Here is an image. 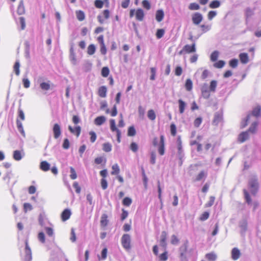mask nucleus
I'll return each mask as SVG.
<instances>
[{
	"mask_svg": "<svg viewBox=\"0 0 261 261\" xmlns=\"http://www.w3.org/2000/svg\"><path fill=\"white\" fill-rule=\"evenodd\" d=\"M251 192L253 194H255L258 189V182L257 179L255 178H252L249 182Z\"/></svg>",
	"mask_w": 261,
	"mask_h": 261,
	"instance_id": "5",
	"label": "nucleus"
},
{
	"mask_svg": "<svg viewBox=\"0 0 261 261\" xmlns=\"http://www.w3.org/2000/svg\"><path fill=\"white\" fill-rule=\"evenodd\" d=\"M107 215L103 214L101 217L100 224L102 226H106L108 224Z\"/></svg>",
	"mask_w": 261,
	"mask_h": 261,
	"instance_id": "43",
	"label": "nucleus"
},
{
	"mask_svg": "<svg viewBox=\"0 0 261 261\" xmlns=\"http://www.w3.org/2000/svg\"><path fill=\"white\" fill-rule=\"evenodd\" d=\"M188 8L191 11L198 10L200 9V6L196 3H192L189 4Z\"/></svg>",
	"mask_w": 261,
	"mask_h": 261,
	"instance_id": "32",
	"label": "nucleus"
},
{
	"mask_svg": "<svg viewBox=\"0 0 261 261\" xmlns=\"http://www.w3.org/2000/svg\"><path fill=\"white\" fill-rule=\"evenodd\" d=\"M130 236L129 234H124L121 238V244L123 247L126 250L130 249Z\"/></svg>",
	"mask_w": 261,
	"mask_h": 261,
	"instance_id": "2",
	"label": "nucleus"
},
{
	"mask_svg": "<svg viewBox=\"0 0 261 261\" xmlns=\"http://www.w3.org/2000/svg\"><path fill=\"white\" fill-rule=\"evenodd\" d=\"M16 125L17 127L18 130V131L21 133V134L23 136L25 137V133L23 130V128L22 126V123L19 121L18 119H17L16 120Z\"/></svg>",
	"mask_w": 261,
	"mask_h": 261,
	"instance_id": "23",
	"label": "nucleus"
},
{
	"mask_svg": "<svg viewBox=\"0 0 261 261\" xmlns=\"http://www.w3.org/2000/svg\"><path fill=\"white\" fill-rule=\"evenodd\" d=\"M76 16L77 19L80 21H83L85 17L84 12L80 10L76 11Z\"/></svg>",
	"mask_w": 261,
	"mask_h": 261,
	"instance_id": "33",
	"label": "nucleus"
},
{
	"mask_svg": "<svg viewBox=\"0 0 261 261\" xmlns=\"http://www.w3.org/2000/svg\"><path fill=\"white\" fill-rule=\"evenodd\" d=\"M254 14V9L247 8L245 10V16L247 18L251 17Z\"/></svg>",
	"mask_w": 261,
	"mask_h": 261,
	"instance_id": "36",
	"label": "nucleus"
},
{
	"mask_svg": "<svg viewBox=\"0 0 261 261\" xmlns=\"http://www.w3.org/2000/svg\"><path fill=\"white\" fill-rule=\"evenodd\" d=\"M188 249V241L185 242L182 246L179 248V252L183 253H187Z\"/></svg>",
	"mask_w": 261,
	"mask_h": 261,
	"instance_id": "54",
	"label": "nucleus"
},
{
	"mask_svg": "<svg viewBox=\"0 0 261 261\" xmlns=\"http://www.w3.org/2000/svg\"><path fill=\"white\" fill-rule=\"evenodd\" d=\"M136 132L134 126H130L128 129L127 135L129 136H134Z\"/></svg>",
	"mask_w": 261,
	"mask_h": 261,
	"instance_id": "57",
	"label": "nucleus"
},
{
	"mask_svg": "<svg viewBox=\"0 0 261 261\" xmlns=\"http://www.w3.org/2000/svg\"><path fill=\"white\" fill-rule=\"evenodd\" d=\"M220 5H221L220 2L219 1H215L212 2L210 4L209 7L211 9H215V8H219L220 6Z\"/></svg>",
	"mask_w": 261,
	"mask_h": 261,
	"instance_id": "45",
	"label": "nucleus"
},
{
	"mask_svg": "<svg viewBox=\"0 0 261 261\" xmlns=\"http://www.w3.org/2000/svg\"><path fill=\"white\" fill-rule=\"evenodd\" d=\"M209 215V213L205 212L201 215L200 220L201 221H205L208 218Z\"/></svg>",
	"mask_w": 261,
	"mask_h": 261,
	"instance_id": "64",
	"label": "nucleus"
},
{
	"mask_svg": "<svg viewBox=\"0 0 261 261\" xmlns=\"http://www.w3.org/2000/svg\"><path fill=\"white\" fill-rule=\"evenodd\" d=\"M71 213L69 209H65L61 214V218L63 221H65L69 219Z\"/></svg>",
	"mask_w": 261,
	"mask_h": 261,
	"instance_id": "12",
	"label": "nucleus"
},
{
	"mask_svg": "<svg viewBox=\"0 0 261 261\" xmlns=\"http://www.w3.org/2000/svg\"><path fill=\"white\" fill-rule=\"evenodd\" d=\"M164 13L162 10H158L156 12L155 19L158 22H161L164 18Z\"/></svg>",
	"mask_w": 261,
	"mask_h": 261,
	"instance_id": "15",
	"label": "nucleus"
},
{
	"mask_svg": "<svg viewBox=\"0 0 261 261\" xmlns=\"http://www.w3.org/2000/svg\"><path fill=\"white\" fill-rule=\"evenodd\" d=\"M19 23L21 25V30H23L25 28V20L23 17L19 18Z\"/></svg>",
	"mask_w": 261,
	"mask_h": 261,
	"instance_id": "50",
	"label": "nucleus"
},
{
	"mask_svg": "<svg viewBox=\"0 0 261 261\" xmlns=\"http://www.w3.org/2000/svg\"><path fill=\"white\" fill-rule=\"evenodd\" d=\"M32 259V256L31 250L28 249V250H25L24 260L25 261H31Z\"/></svg>",
	"mask_w": 261,
	"mask_h": 261,
	"instance_id": "27",
	"label": "nucleus"
},
{
	"mask_svg": "<svg viewBox=\"0 0 261 261\" xmlns=\"http://www.w3.org/2000/svg\"><path fill=\"white\" fill-rule=\"evenodd\" d=\"M112 171H111L112 175H118L120 172V169L117 164L113 165L112 167Z\"/></svg>",
	"mask_w": 261,
	"mask_h": 261,
	"instance_id": "28",
	"label": "nucleus"
},
{
	"mask_svg": "<svg viewBox=\"0 0 261 261\" xmlns=\"http://www.w3.org/2000/svg\"><path fill=\"white\" fill-rule=\"evenodd\" d=\"M239 58L241 62L243 64H246L249 61L248 56L247 53H241L239 55Z\"/></svg>",
	"mask_w": 261,
	"mask_h": 261,
	"instance_id": "20",
	"label": "nucleus"
},
{
	"mask_svg": "<svg viewBox=\"0 0 261 261\" xmlns=\"http://www.w3.org/2000/svg\"><path fill=\"white\" fill-rule=\"evenodd\" d=\"M179 104V111L180 114H182L184 111L186 106V103L181 99H179L178 101Z\"/></svg>",
	"mask_w": 261,
	"mask_h": 261,
	"instance_id": "25",
	"label": "nucleus"
},
{
	"mask_svg": "<svg viewBox=\"0 0 261 261\" xmlns=\"http://www.w3.org/2000/svg\"><path fill=\"white\" fill-rule=\"evenodd\" d=\"M222 116L219 114H216L214 116V119L213 121V123L215 125H218V124L221 121Z\"/></svg>",
	"mask_w": 261,
	"mask_h": 261,
	"instance_id": "40",
	"label": "nucleus"
},
{
	"mask_svg": "<svg viewBox=\"0 0 261 261\" xmlns=\"http://www.w3.org/2000/svg\"><path fill=\"white\" fill-rule=\"evenodd\" d=\"M69 58L73 65H75L76 64V59L75 53L70 54Z\"/></svg>",
	"mask_w": 261,
	"mask_h": 261,
	"instance_id": "59",
	"label": "nucleus"
},
{
	"mask_svg": "<svg viewBox=\"0 0 261 261\" xmlns=\"http://www.w3.org/2000/svg\"><path fill=\"white\" fill-rule=\"evenodd\" d=\"M247 222L246 220H243L240 222V227L243 231H245L247 229Z\"/></svg>",
	"mask_w": 261,
	"mask_h": 261,
	"instance_id": "53",
	"label": "nucleus"
},
{
	"mask_svg": "<svg viewBox=\"0 0 261 261\" xmlns=\"http://www.w3.org/2000/svg\"><path fill=\"white\" fill-rule=\"evenodd\" d=\"M167 233L165 231H163L162 232L161 235V239L160 241V245L163 247L165 250L166 249L167 243H166V239H167Z\"/></svg>",
	"mask_w": 261,
	"mask_h": 261,
	"instance_id": "8",
	"label": "nucleus"
},
{
	"mask_svg": "<svg viewBox=\"0 0 261 261\" xmlns=\"http://www.w3.org/2000/svg\"><path fill=\"white\" fill-rule=\"evenodd\" d=\"M102 149L105 152H108L112 150V145L109 143H105L102 145Z\"/></svg>",
	"mask_w": 261,
	"mask_h": 261,
	"instance_id": "38",
	"label": "nucleus"
},
{
	"mask_svg": "<svg viewBox=\"0 0 261 261\" xmlns=\"http://www.w3.org/2000/svg\"><path fill=\"white\" fill-rule=\"evenodd\" d=\"M186 53L190 54L196 51V45L193 43L192 45H186L184 46Z\"/></svg>",
	"mask_w": 261,
	"mask_h": 261,
	"instance_id": "11",
	"label": "nucleus"
},
{
	"mask_svg": "<svg viewBox=\"0 0 261 261\" xmlns=\"http://www.w3.org/2000/svg\"><path fill=\"white\" fill-rule=\"evenodd\" d=\"M249 138V133L247 131L241 133L238 137V141L241 142L243 143L245 142V141L247 140Z\"/></svg>",
	"mask_w": 261,
	"mask_h": 261,
	"instance_id": "10",
	"label": "nucleus"
},
{
	"mask_svg": "<svg viewBox=\"0 0 261 261\" xmlns=\"http://www.w3.org/2000/svg\"><path fill=\"white\" fill-rule=\"evenodd\" d=\"M165 34V31L164 29H158L156 33V36L157 38L160 39L163 37Z\"/></svg>",
	"mask_w": 261,
	"mask_h": 261,
	"instance_id": "56",
	"label": "nucleus"
},
{
	"mask_svg": "<svg viewBox=\"0 0 261 261\" xmlns=\"http://www.w3.org/2000/svg\"><path fill=\"white\" fill-rule=\"evenodd\" d=\"M185 87L187 91H190L193 87L192 81L190 79H187L186 82Z\"/></svg>",
	"mask_w": 261,
	"mask_h": 261,
	"instance_id": "39",
	"label": "nucleus"
},
{
	"mask_svg": "<svg viewBox=\"0 0 261 261\" xmlns=\"http://www.w3.org/2000/svg\"><path fill=\"white\" fill-rule=\"evenodd\" d=\"M22 83L24 88H28L30 86V82L28 78L24 77L22 79Z\"/></svg>",
	"mask_w": 261,
	"mask_h": 261,
	"instance_id": "61",
	"label": "nucleus"
},
{
	"mask_svg": "<svg viewBox=\"0 0 261 261\" xmlns=\"http://www.w3.org/2000/svg\"><path fill=\"white\" fill-rule=\"evenodd\" d=\"M147 117L151 120H154L156 118L155 114L153 110H149L147 113Z\"/></svg>",
	"mask_w": 261,
	"mask_h": 261,
	"instance_id": "44",
	"label": "nucleus"
},
{
	"mask_svg": "<svg viewBox=\"0 0 261 261\" xmlns=\"http://www.w3.org/2000/svg\"><path fill=\"white\" fill-rule=\"evenodd\" d=\"M53 131L54 133V138L55 139H58L61 134V129L60 126L57 123L55 124L53 128Z\"/></svg>",
	"mask_w": 261,
	"mask_h": 261,
	"instance_id": "7",
	"label": "nucleus"
},
{
	"mask_svg": "<svg viewBox=\"0 0 261 261\" xmlns=\"http://www.w3.org/2000/svg\"><path fill=\"white\" fill-rule=\"evenodd\" d=\"M261 107L259 106H257L255 107L252 112L251 114H249L247 116L246 119L244 121H243L241 124V127L242 128L245 127L247 125V122L249 121L250 118L252 116L258 117L260 115Z\"/></svg>",
	"mask_w": 261,
	"mask_h": 261,
	"instance_id": "1",
	"label": "nucleus"
},
{
	"mask_svg": "<svg viewBox=\"0 0 261 261\" xmlns=\"http://www.w3.org/2000/svg\"><path fill=\"white\" fill-rule=\"evenodd\" d=\"M158 151L161 155H163L165 153V143L164 137L163 135L160 136V141L159 144Z\"/></svg>",
	"mask_w": 261,
	"mask_h": 261,
	"instance_id": "6",
	"label": "nucleus"
},
{
	"mask_svg": "<svg viewBox=\"0 0 261 261\" xmlns=\"http://www.w3.org/2000/svg\"><path fill=\"white\" fill-rule=\"evenodd\" d=\"M92 64L90 61H86L84 64V69L85 71H89L92 68Z\"/></svg>",
	"mask_w": 261,
	"mask_h": 261,
	"instance_id": "42",
	"label": "nucleus"
},
{
	"mask_svg": "<svg viewBox=\"0 0 261 261\" xmlns=\"http://www.w3.org/2000/svg\"><path fill=\"white\" fill-rule=\"evenodd\" d=\"M219 56V52L218 51H214L211 55V60L212 61H216Z\"/></svg>",
	"mask_w": 261,
	"mask_h": 261,
	"instance_id": "47",
	"label": "nucleus"
},
{
	"mask_svg": "<svg viewBox=\"0 0 261 261\" xmlns=\"http://www.w3.org/2000/svg\"><path fill=\"white\" fill-rule=\"evenodd\" d=\"M201 92L202 96L204 98L208 99L210 97L211 91L206 83H204L201 86Z\"/></svg>",
	"mask_w": 261,
	"mask_h": 261,
	"instance_id": "4",
	"label": "nucleus"
},
{
	"mask_svg": "<svg viewBox=\"0 0 261 261\" xmlns=\"http://www.w3.org/2000/svg\"><path fill=\"white\" fill-rule=\"evenodd\" d=\"M231 258L233 260H237L241 256V252L238 248H233L231 252Z\"/></svg>",
	"mask_w": 261,
	"mask_h": 261,
	"instance_id": "9",
	"label": "nucleus"
},
{
	"mask_svg": "<svg viewBox=\"0 0 261 261\" xmlns=\"http://www.w3.org/2000/svg\"><path fill=\"white\" fill-rule=\"evenodd\" d=\"M207 176V172L204 171H201L196 176L195 180L200 181L205 179Z\"/></svg>",
	"mask_w": 261,
	"mask_h": 261,
	"instance_id": "24",
	"label": "nucleus"
},
{
	"mask_svg": "<svg viewBox=\"0 0 261 261\" xmlns=\"http://www.w3.org/2000/svg\"><path fill=\"white\" fill-rule=\"evenodd\" d=\"M203 19L202 15L199 12L194 13L192 15V20L195 25H199Z\"/></svg>",
	"mask_w": 261,
	"mask_h": 261,
	"instance_id": "3",
	"label": "nucleus"
},
{
	"mask_svg": "<svg viewBox=\"0 0 261 261\" xmlns=\"http://www.w3.org/2000/svg\"><path fill=\"white\" fill-rule=\"evenodd\" d=\"M201 31L203 33H205L211 29V25L203 24L200 25Z\"/></svg>",
	"mask_w": 261,
	"mask_h": 261,
	"instance_id": "34",
	"label": "nucleus"
},
{
	"mask_svg": "<svg viewBox=\"0 0 261 261\" xmlns=\"http://www.w3.org/2000/svg\"><path fill=\"white\" fill-rule=\"evenodd\" d=\"M159 258L161 261L167 260L168 259L167 252L165 251L159 256Z\"/></svg>",
	"mask_w": 261,
	"mask_h": 261,
	"instance_id": "63",
	"label": "nucleus"
},
{
	"mask_svg": "<svg viewBox=\"0 0 261 261\" xmlns=\"http://www.w3.org/2000/svg\"><path fill=\"white\" fill-rule=\"evenodd\" d=\"M110 70L108 67H104L101 70V75L103 77H107L109 74Z\"/></svg>",
	"mask_w": 261,
	"mask_h": 261,
	"instance_id": "48",
	"label": "nucleus"
},
{
	"mask_svg": "<svg viewBox=\"0 0 261 261\" xmlns=\"http://www.w3.org/2000/svg\"><path fill=\"white\" fill-rule=\"evenodd\" d=\"M217 86V82L215 80H213L210 83V91L214 93L216 91V89Z\"/></svg>",
	"mask_w": 261,
	"mask_h": 261,
	"instance_id": "29",
	"label": "nucleus"
},
{
	"mask_svg": "<svg viewBox=\"0 0 261 261\" xmlns=\"http://www.w3.org/2000/svg\"><path fill=\"white\" fill-rule=\"evenodd\" d=\"M68 129L71 133L75 134L77 137L80 136L81 130V128L80 126H77L74 128H72L71 126H69Z\"/></svg>",
	"mask_w": 261,
	"mask_h": 261,
	"instance_id": "22",
	"label": "nucleus"
},
{
	"mask_svg": "<svg viewBox=\"0 0 261 261\" xmlns=\"http://www.w3.org/2000/svg\"><path fill=\"white\" fill-rule=\"evenodd\" d=\"M215 200V197L214 196H211L210 197V200L207 203L205 204L206 207H211L212 206L214 203Z\"/></svg>",
	"mask_w": 261,
	"mask_h": 261,
	"instance_id": "62",
	"label": "nucleus"
},
{
	"mask_svg": "<svg viewBox=\"0 0 261 261\" xmlns=\"http://www.w3.org/2000/svg\"><path fill=\"white\" fill-rule=\"evenodd\" d=\"M217 256L214 252L207 253L205 255V258L210 261H215L217 259Z\"/></svg>",
	"mask_w": 261,
	"mask_h": 261,
	"instance_id": "26",
	"label": "nucleus"
},
{
	"mask_svg": "<svg viewBox=\"0 0 261 261\" xmlns=\"http://www.w3.org/2000/svg\"><path fill=\"white\" fill-rule=\"evenodd\" d=\"M244 193L246 201L247 202L248 204H251V199L249 196V193L246 190H244Z\"/></svg>",
	"mask_w": 261,
	"mask_h": 261,
	"instance_id": "51",
	"label": "nucleus"
},
{
	"mask_svg": "<svg viewBox=\"0 0 261 261\" xmlns=\"http://www.w3.org/2000/svg\"><path fill=\"white\" fill-rule=\"evenodd\" d=\"M20 66V65L19 61H16L14 65L13 69H14V71L15 72V74L17 75H19L20 74V70H19Z\"/></svg>",
	"mask_w": 261,
	"mask_h": 261,
	"instance_id": "41",
	"label": "nucleus"
},
{
	"mask_svg": "<svg viewBox=\"0 0 261 261\" xmlns=\"http://www.w3.org/2000/svg\"><path fill=\"white\" fill-rule=\"evenodd\" d=\"M107 89L106 86H101L99 88L98 95L100 97L105 98L107 96Z\"/></svg>",
	"mask_w": 261,
	"mask_h": 261,
	"instance_id": "21",
	"label": "nucleus"
},
{
	"mask_svg": "<svg viewBox=\"0 0 261 261\" xmlns=\"http://www.w3.org/2000/svg\"><path fill=\"white\" fill-rule=\"evenodd\" d=\"M217 15V12L216 11H211L207 14L208 19L211 20L214 17Z\"/></svg>",
	"mask_w": 261,
	"mask_h": 261,
	"instance_id": "58",
	"label": "nucleus"
},
{
	"mask_svg": "<svg viewBox=\"0 0 261 261\" xmlns=\"http://www.w3.org/2000/svg\"><path fill=\"white\" fill-rule=\"evenodd\" d=\"M225 64V62L224 61L220 60L218 62L215 63L214 64V67L217 68H222Z\"/></svg>",
	"mask_w": 261,
	"mask_h": 261,
	"instance_id": "49",
	"label": "nucleus"
},
{
	"mask_svg": "<svg viewBox=\"0 0 261 261\" xmlns=\"http://www.w3.org/2000/svg\"><path fill=\"white\" fill-rule=\"evenodd\" d=\"M70 173H71L70 175V178L72 179H76L77 177V175H76V172H75L74 169L73 167H70Z\"/></svg>",
	"mask_w": 261,
	"mask_h": 261,
	"instance_id": "55",
	"label": "nucleus"
},
{
	"mask_svg": "<svg viewBox=\"0 0 261 261\" xmlns=\"http://www.w3.org/2000/svg\"><path fill=\"white\" fill-rule=\"evenodd\" d=\"M202 121V119L201 117H198L197 118L194 122V125L195 127H198L201 124Z\"/></svg>",
	"mask_w": 261,
	"mask_h": 261,
	"instance_id": "60",
	"label": "nucleus"
},
{
	"mask_svg": "<svg viewBox=\"0 0 261 261\" xmlns=\"http://www.w3.org/2000/svg\"><path fill=\"white\" fill-rule=\"evenodd\" d=\"M13 156L16 161H20L22 158L21 152L19 150H15L13 152Z\"/></svg>",
	"mask_w": 261,
	"mask_h": 261,
	"instance_id": "30",
	"label": "nucleus"
},
{
	"mask_svg": "<svg viewBox=\"0 0 261 261\" xmlns=\"http://www.w3.org/2000/svg\"><path fill=\"white\" fill-rule=\"evenodd\" d=\"M158 198L160 200L161 206L163 205V200L162 198V189L160 186V181H158Z\"/></svg>",
	"mask_w": 261,
	"mask_h": 261,
	"instance_id": "37",
	"label": "nucleus"
},
{
	"mask_svg": "<svg viewBox=\"0 0 261 261\" xmlns=\"http://www.w3.org/2000/svg\"><path fill=\"white\" fill-rule=\"evenodd\" d=\"M17 12L19 15H22L25 13V8L22 0L19 2Z\"/></svg>",
	"mask_w": 261,
	"mask_h": 261,
	"instance_id": "18",
	"label": "nucleus"
},
{
	"mask_svg": "<svg viewBox=\"0 0 261 261\" xmlns=\"http://www.w3.org/2000/svg\"><path fill=\"white\" fill-rule=\"evenodd\" d=\"M110 128L112 132H116V133H118V130H120L118 129L116 126L115 121L114 119H111L110 121Z\"/></svg>",
	"mask_w": 261,
	"mask_h": 261,
	"instance_id": "35",
	"label": "nucleus"
},
{
	"mask_svg": "<svg viewBox=\"0 0 261 261\" xmlns=\"http://www.w3.org/2000/svg\"><path fill=\"white\" fill-rule=\"evenodd\" d=\"M257 125V122H254L250 126L249 128L247 130V132H250L251 133H254L256 132V127Z\"/></svg>",
	"mask_w": 261,
	"mask_h": 261,
	"instance_id": "46",
	"label": "nucleus"
},
{
	"mask_svg": "<svg viewBox=\"0 0 261 261\" xmlns=\"http://www.w3.org/2000/svg\"><path fill=\"white\" fill-rule=\"evenodd\" d=\"M144 16V14L143 10L141 9H137L136 12V19L139 21H142L143 19Z\"/></svg>",
	"mask_w": 261,
	"mask_h": 261,
	"instance_id": "17",
	"label": "nucleus"
},
{
	"mask_svg": "<svg viewBox=\"0 0 261 261\" xmlns=\"http://www.w3.org/2000/svg\"><path fill=\"white\" fill-rule=\"evenodd\" d=\"M106 120V117L103 116H98L94 120V123L97 125H101Z\"/></svg>",
	"mask_w": 261,
	"mask_h": 261,
	"instance_id": "19",
	"label": "nucleus"
},
{
	"mask_svg": "<svg viewBox=\"0 0 261 261\" xmlns=\"http://www.w3.org/2000/svg\"><path fill=\"white\" fill-rule=\"evenodd\" d=\"M178 153L180 158L183 156V150L182 149L181 140L180 137H178L177 139Z\"/></svg>",
	"mask_w": 261,
	"mask_h": 261,
	"instance_id": "13",
	"label": "nucleus"
},
{
	"mask_svg": "<svg viewBox=\"0 0 261 261\" xmlns=\"http://www.w3.org/2000/svg\"><path fill=\"white\" fill-rule=\"evenodd\" d=\"M95 46L94 44H92L88 46L87 48V53L89 55H92L95 53Z\"/></svg>",
	"mask_w": 261,
	"mask_h": 261,
	"instance_id": "31",
	"label": "nucleus"
},
{
	"mask_svg": "<svg viewBox=\"0 0 261 261\" xmlns=\"http://www.w3.org/2000/svg\"><path fill=\"white\" fill-rule=\"evenodd\" d=\"M40 88L43 91H47L50 88V81H48L47 82H40Z\"/></svg>",
	"mask_w": 261,
	"mask_h": 261,
	"instance_id": "14",
	"label": "nucleus"
},
{
	"mask_svg": "<svg viewBox=\"0 0 261 261\" xmlns=\"http://www.w3.org/2000/svg\"><path fill=\"white\" fill-rule=\"evenodd\" d=\"M50 164L46 161H42L40 163V168L43 171H47L49 170Z\"/></svg>",
	"mask_w": 261,
	"mask_h": 261,
	"instance_id": "16",
	"label": "nucleus"
},
{
	"mask_svg": "<svg viewBox=\"0 0 261 261\" xmlns=\"http://www.w3.org/2000/svg\"><path fill=\"white\" fill-rule=\"evenodd\" d=\"M132 203V199L129 197H125L124 198L122 201V203L124 205L129 206Z\"/></svg>",
	"mask_w": 261,
	"mask_h": 261,
	"instance_id": "52",
	"label": "nucleus"
}]
</instances>
